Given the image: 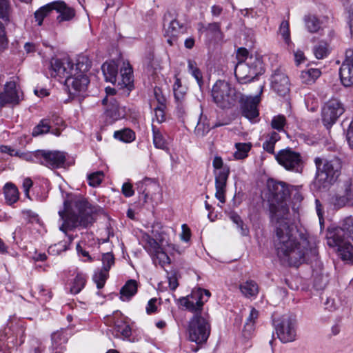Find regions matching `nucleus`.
I'll use <instances>...</instances> for the list:
<instances>
[{"label": "nucleus", "instance_id": "f257e3e1", "mask_svg": "<svg viewBox=\"0 0 353 353\" xmlns=\"http://www.w3.org/2000/svg\"><path fill=\"white\" fill-rule=\"evenodd\" d=\"M211 294L204 289H194L191 294L179 299L181 305L194 313L188 324V338L196 344H202L208 340L210 334V317L203 312V304L208 301Z\"/></svg>", "mask_w": 353, "mask_h": 353}, {"label": "nucleus", "instance_id": "f03ea898", "mask_svg": "<svg viewBox=\"0 0 353 353\" xmlns=\"http://www.w3.org/2000/svg\"><path fill=\"white\" fill-rule=\"evenodd\" d=\"M275 225L274 245L277 256L283 263L290 265H298L305 261L308 250L305 242L301 245L292 234V225L290 218L272 221Z\"/></svg>", "mask_w": 353, "mask_h": 353}, {"label": "nucleus", "instance_id": "7ed1b4c3", "mask_svg": "<svg viewBox=\"0 0 353 353\" xmlns=\"http://www.w3.org/2000/svg\"><path fill=\"white\" fill-rule=\"evenodd\" d=\"M63 205V210L58 212L62 222L59 230L68 236L71 242L73 236L68 234V232L77 228H86L92 225L94 221L92 215L93 211L89 207V203L80 197L66 200Z\"/></svg>", "mask_w": 353, "mask_h": 353}, {"label": "nucleus", "instance_id": "20e7f679", "mask_svg": "<svg viewBox=\"0 0 353 353\" xmlns=\"http://www.w3.org/2000/svg\"><path fill=\"white\" fill-rule=\"evenodd\" d=\"M327 244L332 248L338 256L348 263H353V245L349 240L353 239V217L345 218L339 228L328 231Z\"/></svg>", "mask_w": 353, "mask_h": 353}, {"label": "nucleus", "instance_id": "39448f33", "mask_svg": "<svg viewBox=\"0 0 353 353\" xmlns=\"http://www.w3.org/2000/svg\"><path fill=\"white\" fill-rule=\"evenodd\" d=\"M268 188L272 221L288 219L290 213L285 200L290 195V190L285 183L271 180L268 182Z\"/></svg>", "mask_w": 353, "mask_h": 353}, {"label": "nucleus", "instance_id": "423d86ee", "mask_svg": "<svg viewBox=\"0 0 353 353\" xmlns=\"http://www.w3.org/2000/svg\"><path fill=\"white\" fill-rule=\"evenodd\" d=\"M90 68V63L86 57H80L75 63V68L70 70V75L65 80L66 85L72 94L84 92L90 83L86 72Z\"/></svg>", "mask_w": 353, "mask_h": 353}, {"label": "nucleus", "instance_id": "0eeeda50", "mask_svg": "<svg viewBox=\"0 0 353 353\" xmlns=\"http://www.w3.org/2000/svg\"><path fill=\"white\" fill-rule=\"evenodd\" d=\"M314 163L316 168V181L321 183L323 188L332 184L340 175L341 161L338 158L327 160L316 157Z\"/></svg>", "mask_w": 353, "mask_h": 353}, {"label": "nucleus", "instance_id": "6e6552de", "mask_svg": "<svg viewBox=\"0 0 353 353\" xmlns=\"http://www.w3.org/2000/svg\"><path fill=\"white\" fill-rule=\"evenodd\" d=\"M101 70L106 81L113 84L118 81L119 85L127 88L128 90L133 87L132 69L129 63H123L120 71L121 79H117L118 65L114 61L105 62L101 66Z\"/></svg>", "mask_w": 353, "mask_h": 353}, {"label": "nucleus", "instance_id": "1a4fd4ad", "mask_svg": "<svg viewBox=\"0 0 353 353\" xmlns=\"http://www.w3.org/2000/svg\"><path fill=\"white\" fill-rule=\"evenodd\" d=\"M24 327L22 323L10 321L0 332V353H10V349L21 345L24 341Z\"/></svg>", "mask_w": 353, "mask_h": 353}, {"label": "nucleus", "instance_id": "9d476101", "mask_svg": "<svg viewBox=\"0 0 353 353\" xmlns=\"http://www.w3.org/2000/svg\"><path fill=\"white\" fill-rule=\"evenodd\" d=\"M211 92L214 102L223 109L232 107L239 98L235 88L228 82L221 80L214 84Z\"/></svg>", "mask_w": 353, "mask_h": 353}, {"label": "nucleus", "instance_id": "9b49d317", "mask_svg": "<svg viewBox=\"0 0 353 353\" xmlns=\"http://www.w3.org/2000/svg\"><path fill=\"white\" fill-rule=\"evenodd\" d=\"M263 72L261 59L256 55H250L245 61H238L234 74L241 83L251 81Z\"/></svg>", "mask_w": 353, "mask_h": 353}, {"label": "nucleus", "instance_id": "f8f14e48", "mask_svg": "<svg viewBox=\"0 0 353 353\" xmlns=\"http://www.w3.org/2000/svg\"><path fill=\"white\" fill-rule=\"evenodd\" d=\"M212 166L214 169L215 197L220 203H225L227 181L230 172V168L228 165L224 164L223 159L219 156H216L214 158Z\"/></svg>", "mask_w": 353, "mask_h": 353}, {"label": "nucleus", "instance_id": "ddd939ff", "mask_svg": "<svg viewBox=\"0 0 353 353\" xmlns=\"http://www.w3.org/2000/svg\"><path fill=\"white\" fill-rule=\"evenodd\" d=\"M279 165L290 171L299 172L301 170L303 161L301 154L288 148L279 151L274 154Z\"/></svg>", "mask_w": 353, "mask_h": 353}, {"label": "nucleus", "instance_id": "4468645a", "mask_svg": "<svg viewBox=\"0 0 353 353\" xmlns=\"http://www.w3.org/2000/svg\"><path fill=\"white\" fill-rule=\"evenodd\" d=\"M276 334L283 343L292 342L296 336V320L288 315L274 321Z\"/></svg>", "mask_w": 353, "mask_h": 353}, {"label": "nucleus", "instance_id": "2eb2a0df", "mask_svg": "<svg viewBox=\"0 0 353 353\" xmlns=\"http://www.w3.org/2000/svg\"><path fill=\"white\" fill-rule=\"evenodd\" d=\"M344 112L343 104L336 99L328 101L322 109V121L327 128H330Z\"/></svg>", "mask_w": 353, "mask_h": 353}, {"label": "nucleus", "instance_id": "dca6fc26", "mask_svg": "<svg viewBox=\"0 0 353 353\" xmlns=\"http://www.w3.org/2000/svg\"><path fill=\"white\" fill-rule=\"evenodd\" d=\"M330 202L337 208L346 205H353V183L350 180L343 183L338 192L332 196Z\"/></svg>", "mask_w": 353, "mask_h": 353}, {"label": "nucleus", "instance_id": "f3484780", "mask_svg": "<svg viewBox=\"0 0 353 353\" xmlns=\"http://www.w3.org/2000/svg\"><path fill=\"white\" fill-rule=\"evenodd\" d=\"M21 94L14 80H11L4 85L3 91L0 93V108L7 104H18Z\"/></svg>", "mask_w": 353, "mask_h": 353}, {"label": "nucleus", "instance_id": "a211bd4d", "mask_svg": "<svg viewBox=\"0 0 353 353\" xmlns=\"http://www.w3.org/2000/svg\"><path fill=\"white\" fill-rule=\"evenodd\" d=\"M39 155L40 163L52 169L62 167L65 161V153L60 151L41 150Z\"/></svg>", "mask_w": 353, "mask_h": 353}, {"label": "nucleus", "instance_id": "6ab92c4d", "mask_svg": "<svg viewBox=\"0 0 353 353\" xmlns=\"http://www.w3.org/2000/svg\"><path fill=\"white\" fill-rule=\"evenodd\" d=\"M353 51L347 50L345 59L343 62L340 70L339 76L342 84L345 87L353 85Z\"/></svg>", "mask_w": 353, "mask_h": 353}, {"label": "nucleus", "instance_id": "aec40b11", "mask_svg": "<svg viewBox=\"0 0 353 353\" xmlns=\"http://www.w3.org/2000/svg\"><path fill=\"white\" fill-rule=\"evenodd\" d=\"M75 65L69 59H53L51 61L50 74L53 77L65 79L70 75V70Z\"/></svg>", "mask_w": 353, "mask_h": 353}, {"label": "nucleus", "instance_id": "412c9836", "mask_svg": "<svg viewBox=\"0 0 353 353\" xmlns=\"http://www.w3.org/2000/svg\"><path fill=\"white\" fill-rule=\"evenodd\" d=\"M271 85L279 95L285 97L290 92L288 77L281 70H275L272 75Z\"/></svg>", "mask_w": 353, "mask_h": 353}, {"label": "nucleus", "instance_id": "4be33fe9", "mask_svg": "<svg viewBox=\"0 0 353 353\" xmlns=\"http://www.w3.org/2000/svg\"><path fill=\"white\" fill-rule=\"evenodd\" d=\"M102 103L106 105L105 115L111 121L119 120L125 116V109L121 107L115 98L105 97Z\"/></svg>", "mask_w": 353, "mask_h": 353}, {"label": "nucleus", "instance_id": "5701e85b", "mask_svg": "<svg viewBox=\"0 0 353 353\" xmlns=\"http://www.w3.org/2000/svg\"><path fill=\"white\" fill-rule=\"evenodd\" d=\"M51 9L55 10L59 15L57 17L58 23L69 21L75 16V10L72 7L68 6L63 1H54L50 2Z\"/></svg>", "mask_w": 353, "mask_h": 353}, {"label": "nucleus", "instance_id": "b1692460", "mask_svg": "<svg viewBox=\"0 0 353 353\" xmlns=\"http://www.w3.org/2000/svg\"><path fill=\"white\" fill-rule=\"evenodd\" d=\"M260 101L259 96L247 97L241 101V111L244 117L252 120L259 116L257 105Z\"/></svg>", "mask_w": 353, "mask_h": 353}, {"label": "nucleus", "instance_id": "393cba45", "mask_svg": "<svg viewBox=\"0 0 353 353\" xmlns=\"http://www.w3.org/2000/svg\"><path fill=\"white\" fill-rule=\"evenodd\" d=\"M137 190L139 193L144 196V200L149 198L153 193L159 190V184L155 179L145 178L143 181L137 183Z\"/></svg>", "mask_w": 353, "mask_h": 353}, {"label": "nucleus", "instance_id": "a878e982", "mask_svg": "<svg viewBox=\"0 0 353 353\" xmlns=\"http://www.w3.org/2000/svg\"><path fill=\"white\" fill-rule=\"evenodd\" d=\"M183 32V26L176 19L172 20L165 30V36L168 37V43L170 46L174 45L176 41V37Z\"/></svg>", "mask_w": 353, "mask_h": 353}, {"label": "nucleus", "instance_id": "bb28decb", "mask_svg": "<svg viewBox=\"0 0 353 353\" xmlns=\"http://www.w3.org/2000/svg\"><path fill=\"white\" fill-rule=\"evenodd\" d=\"M138 284L134 279L128 280L120 290V298L123 301H129L137 292Z\"/></svg>", "mask_w": 353, "mask_h": 353}, {"label": "nucleus", "instance_id": "cd10ccee", "mask_svg": "<svg viewBox=\"0 0 353 353\" xmlns=\"http://www.w3.org/2000/svg\"><path fill=\"white\" fill-rule=\"evenodd\" d=\"M239 289L247 298L255 297L259 293V286L253 280H248L239 285Z\"/></svg>", "mask_w": 353, "mask_h": 353}, {"label": "nucleus", "instance_id": "c85d7f7f", "mask_svg": "<svg viewBox=\"0 0 353 353\" xmlns=\"http://www.w3.org/2000/svg\"><path fill=\"white\" fill-rule=\"evenodd\" d=\"M3 193L6 202L9 205L16 203L19 196L17 188L11 183H6L3 187Z\"/></svg>", "mask_w": 353, "mask_h": 353}, {"label": "nucleus", "instance_id": "c756f323", "mask_svg": "<svg viewBox=\"0 0 353 353\" xmlns=\"http://www.w3.org/2000/svg\"><path fill=\"white\" fill-rule=\"evenodd\" d=\"M212 129L208 117L201 114L197 125L194 129V133L198 137H203Z\"/></svg>", "mask_w": 353, "mask_h": 353}, {"label": "nucleus", "instance_id": "7c9ffc66", "mask_svg": "<svg viewBox=\"0 0 353 353\" xmlns=\"http://www.w3.org/2000/svg\"><path fill=\"white\" fill-rule=\"evenodd\" d=\"M281 137L276 132H272L266 137V140L263 143V148L270 154L274 153V145L279 141Z\"/></svg>", "mask_w": 353, "mask_h": 353}, {"label": "nucleus", "instance_id": "2f4dec72", "mask_svg": "<svg viewBox=\"0 0 353 353\" xmlns=\"http://www.w3.org/2000/svg\"><path fill=\"white\" fill-rule=\"evenodd\" d=\"M188 71L196 79L199 88H201L203 84V74L194 61L191 59L188 61Z\"/></svg>", "mask_w": 353, "mask_h": 353}, {"label": "nucleus", "instance_id": "473e14b6", "mask_svg": "<svg viewBox=\"0 0 353 353\" xmlns=\"http://www.w3.org/2000/svg\"><path fill=\"white\" fill-rule=\"evenodd\" d=\"M151 257L154 265H157L158 264L162 268H164L165 265L170 263V259L166 252L163 250L162 247L156 252L152 254Z\"/></svg>", "mask_w": 353, "mask_h": 353}, {"label": "nucleus", "instance_id": "72a5a7b5", "mask_svg": "<svg viewBox=\"0 0 353 353\" xmlns=\"http://www.w3.org/2000/svg\"><path fill=\"white\" fill-rule=\"evenodd\" d=\"M321 74V72L319 69L310 68L302 71L300 78L303 83L310 84L319 77Z\"/></svg>", "mask_w": 353, "mask_h": 353}, {"label": "nucleus", "instance_id": "f704fd0d", "mask_svg": "<svg viewBox=\"0 0 353 353\" xmlns=\"http://www.w3.org/2000/svg\"><path fill=\"white\" fill-rule=\"evenodd\" d=\"M236 151L234 153L235 159H243L248 157L249 151L251 150V143H236L235 144Z\"/></svg>", "mask_w": 353, "mask_h": 353}, {"label": "nucleus", "instance_id": "c9c22d12", "mask_svg": "<svg viewBox=\"0 0 353 353\" xmlns=\"http://www.w3.org/2000/svg\"><path fill=\"white\" fill-rule=\"evenodd\" d=\"M86 283V276L82 273H78L75 276L72 285L70 292L72 294H76L79 293L84 288Z\"/></svg>", "mask_w": 353, "mask_h": 353}, {"label": "nucleus", "instance_id": "e433bc0d", "mask_svg": "<svg viewBox=\"0 0 353 353\" xmlns=\"http://www.w3.org/2000/svg\"><path fill=\"white\" fill-rule=\"evenodd\" d=\"M153 132V143L157 148L166 150L168 148V142L165 139L162 133L152 126Z\"/></svg>", "mask_w": 353, "mask_h": 353}, {"label": "nucleus", "instance_id": "4c0bfd02", "mask_svg": "<svg viewBox=\"0 0 353 353\" xmlns=\"http://www.w3.org/2000/svg\"><path fill=\"white\" fill-rule=\"evenodd\" d=\"M304 21L307 30L311 33H316L321 28V23L316 16H305Z\"/></svg>", "mask_w": 353, "mask_h": 353}, {"label": "nucleus", "instance_id": "58836bf2", "mask_svg": "<svg viewBox=\"0 0 353 353\" xmlns=\"http://www.w3.org/2000/svg\"><path fill=\"white\" fill-rule=\"evenodd\" d=\"M109 276V272L103 269H98L95 271L93 275V281L96 283L97 288L101 289L103 288L106 280Z\"/></svg>", "mask_w": 353, "mask_h": 353}, {"label": "nucleus", "instance_id": "ea45409f", "mask_svg": "<svg viewBox=\"0 0 353 353\" xmlns=\"http://www.w3.org/2000/svg\"><path fill=\"white\" fill-rule=\"evenodd\" d=\"M313 52L315 57L318 59H322L327 57L330 54V49L327 43L321 41L314 47Z\"/></svg>", "mask_w": 353, "mask_h": 353}, {"label": "nucleus", "instance_id": "a19ab883", "mask_svg": "<svg viewBox=\"0 0 353 353\" xmlns=\"http://www.w3.org/2000/svg\"><path fill=\"white\" fill-rule=\"evenodd\" d=\"M279 34L281 35L288 47L291 48L294 45L290 39V25L288 21H283L281 22L279 27Z\"/></svg>", "mask_w": 353, "mask_h": 353}, {"label": "nucleus", "instance_id": "79ce46f5", "mask_svg": "<svg viewBox=\"0 0 353 353\" xmlns=\"http://www.w3.org/2000/svg\"><path fill=\"white\" fill-rule=\"evenodd\" d=\"M114 137L115 139L125 143H130L135 139L134 132L128 128L114 132Z\"/></svg>", "mask_w": 353, "mask_h": 353}, {"label": "nucleus", "instance_id": "37998d69", "mask_svg": "<svg viewBox=\"0 0 353 353\" xmlns=\"http://www.w3.org/2000/svg\"><path fill=\"white\" fill-rule=\"evenodd\" d=\"M52 12L50 3L41 7L34 12V18L38 26H41L45 17Z\"/></svg>", "mask_w": 353, "mask_h": 353}, {"label": "nucleus", "instance_id": "c03bdc74", "mask_svg": "<svg viewBox=\"0 0 353 353\" xmlns=\"http://www.w3.org/2000/svg\"><path fill=\"white\" fill-rule=\"evenodd\" d=\"M51 128L50 121L48 119H42L33 129L32 136L37 137L50 132Z\"/></svg>", "mask_w": 353, "mask_h": 353}, {"label": "nucleus", "instance_id": "a18cd8bd", "mask_svg": "<svg viewBox=\"0 0 353 353\" xmlns=\"http://www.w3.org/2000/svg\"><path fill=\"white\" fill-rule=\"evenodd\" d=\"M163 246H164L163 242H161V245H160L155 239L150 236H148L147 241L145 245H144V248L145 250L151 256L152 254L156 252L157 250H159V249H160Z\"/></svg>", "mask_w": 353, "mask_h": 353}, {"label": "nucleus", "instance_id": "49530a36", "mask_svg": "<svg viewBox=\"0 0 353 353\" xmlns=\"http://www.w3.org/2000/svg\"><path fill=\"white\" fill-rule=\"evenodd\" d=\"M67 341L68 338L63 331H57L52 334V345L56 348L65 343Z\"/></svg>", "mask_w": 353, "mask_h": 353}, {"label": "nucleus", "instance_id": "de8ad7c7", "mask_svg": "<svg viewBox=\"0 0 353 353\" xmlns=\"http://www.w3.org/2000/svg\"><path fill=\"white\" fill-rule=\"evenodd\" d=\"M286 124V119L283 115L274 116L271 121V126L278 132L284 131V126Z\"/></svg>", "mask_w": 353, "mask_h": 353}, {"label": "nucleus", "instance_id": "09e8293b", "mask_svg": "<svg viewBox=\"0 0 353 353\" xmlns=\"http://www.w3.org/2000/svg\"><path fill=\"white\" fill-rule=\"evenodd\" d=\"M103 176V172L101 171H98L89 174L88 176L89 185L93 187L99 185L101 183Z\"/></svg>", "mask_w": 353, "mask_h": 353}, {"label": "nucleus", "instance_id": "8fccbe9b", "mask_svg": "<svg viewBox=\"0 0 353 353\" xmlns=\"http://www.w3.org/2000/svg\"><path fill=\"white\" fill-rule=\"evenodd\" d=\"M102 269L109 272L111 267L114 264V258L112 254L108 252L102 256Z\"/></svg>", "mask_w": 353, "mask_h": 353}, {"label": "nucleus", "instance_id": "3c124183", "mask_svg": "<svg viewBox=\"0 0 353 353\" xmlns=\"http://www.w3.org/2000/svg\"><path fill=\"white\" fill-rule=\"evenodd\" d=\"M10 5L8 0H0V18L8 21L10 13Z\"/></svg>", "mask_w": 353, "mask_h": 353}, {"label": "nucleus", "instance_id": "603ef678", "mask_svg": "<svg viewBox=\"0 0 353 353\" xmlns=\"http://www.w3.org/2000/svg\"><path fill=\"white\" fill-rule=\"evenodd\" d=\"M39 153H41V150L24 153L22 154L21 157L28 161H32L40 163V159L41 157L40 155H39Z\"/></svg>", "mask_w": 353, "mask_h": 353}, {"label": "nucleus", "instance_id": "864d4df0", "mask_svg": "<svg viewBox=\"0 0 353 353\" xmlns=\"http://www.w3.org/2000/svg\"><path fill=\"white\" fill-rule=\"evenodd\" d=\"M8 41L6 37V30L3 24L0 21V48L4 50L7 48Z\"/></svg>", "mask_w": 353, "mask_h": 353}, {"label": "nucleus", "instance_id": "5fc2aeb1", "mask_svg": "<svg viewBox=\"0 0 353 353\" xmlns=\"http://www.w3.org/2000/svg\"><path fill=\"white\" fill-rule=\"evenodd\" d=\"M165 105H157L154 108L155 119L158 123H162L165 121V117L164 113V108Z\"/></svg>", "mask_w": 353, "mask_h": 353}, {"label": "nucleus", "instance_id": "6e6d98bb", "mask_svg": "<svg viewBox=\"0 0 353 353\" xmlns=\"http://www.w3.org/2000/svg\"><path fill=\"white\" fill-rule=\"evenodd\" d=\"M154 94L158 102V105H165L166 97L163 94L161 89H160L159 88H154Z\"/></svg>", "mask_w": 353, "mask_h": 353}, {"label": "nucleus", "instance_id": "4d7b16f0", "mask_svg": "<svg viewBox=\"0 0 353 353\" xmlns=\"http://www.w3.org/2000/svg\"><path fill=\"white\" fill-rule=\"evenodd\" d=\"M157 299L156 298L151 299L145 307V310L148 314H151L152 313H154L157 310Z\"/></svg>", "mask_w": 353, "mask_h": 353}, {"label": "nucleus", "instance_id": "13d9d810", "mask_svg": "<svg viewBox=\"0 0 353 353\" xmlns=\"http://www.w3.org/2000/svg\"><path fill=\"white\" fill-rule=\"evenodd\" d=\"M121 192L123 194V195L126 197H130L133 196L134 194L132 185L130 183H124L123 184Z\"/></svg>", "mask_w": 353, "mask_h": 353}, {"label": "nucleus", "instance_id": "bf43d9fd", "mask_svg": "<svg viewBox=\"0 0 353 353\" xmlns=\"http://www.w3.org/2000/svg\"><path fill=\"white\" fill-rule=\"evenodd\" d=\"M255 329L254 324L252 323L245 322L244 328L243 330V335L245 338L251 336Z\"/></svg>", "mask_w": 353, "mask_h": 353}, {"label": "nucleus", "instance_id": "052dcab7", "mask_svg": "<svg viewBox=\"0 0 353 353\" xmlns=\"http://www.w3.org/2000/svg\"><path fill=\"white\" fill-rule=\"evenodd\" d=\"M77 251L79 256H81L82 257L85 258L82 259V261H83L84 262L92 261V257L90 256L88 252L83 250L79 244L77 246Z\"/></svg>", "mask_w": 353, "mask_h": 353}, {"label": "nucleus", "instance_id": "680f3d73", "mask_svg": "<svg viewBox=\"0 0 353 353\" xmlns=\"http://www.w3.org/2000/svg\"><path fill=\"white\" fill-rule=\"evenodd\" d=\"M168 279L170 290H175L179 285L176 274H171V275L168 276Z\"/></svg>", "mask_w": 353, "mask_h": 353}, {"label": "nucleus", "instance_id": "e2e57ef3", "mask_svg": "<svg viewBox=\"0 0 353 353\" xmlns=\"http://www.w3.org/2000/svg\"><path fill=\"white\" fill-rule=\"evenodd\" d=\"M259 317V312L254 307L250 310V314L246 319L247 323H252L255 324V321Z\"/></svg>", "mask_w": 353, "mask_h": 353}, {"label": "nucleus", "instance_id": "0e129e2a", "mask_svg": "<svg viewBox=\"0 0 353 353\" xmlns=\"http://www.w3.org/2000/svg\"><path fill=\"white\" fill-rule=\"evenodd\" d=\"M117 332L125 338H128L131 335V328L128 324H123L122 328H120Z\"/></svg>", "mask_w": 353, "mask_h": 353}, {"label": "nucleus", "instance_id": "69168bd1", "mask_svg": "<svg viewBox=\"0 0 353 353\" xmlns=\"http://www.w3.org/2000/svg\"><path fill=\"white\" fill-rule=\"evenodd\" d=\"M181 239L185 242L188 241L190 239V230L185 224L182 225Z\"/></svg>", "mask_w": 353, "mask_h": 353}, {"label": "nucleus", "instance_id": "338daca9", "mask_svg": "<svg viewBox=\"0 0 353 353\" xmlns=\"http://www.w3.org/2000/svg\"><path fill=\"white\" fill-rule=\"evenodd\" d=\"M316 210L317 215L319 219V223H320L321 226H322L324 223V219H323V216L322 205L320 203L319 200H316Z\"/></svg>", "mask_w": 353, "mask_h": 353}, {"label": "nucleus", "instance_id": "774afa93", "mask_svg": "<svg viewBox=\"0 0 353 353\" xmlns=\"http://www.w3.org/2000/svg\"><path fill=\"white\" fill-rule=\"evenodd\" d=\"M248 56V51L245 48H239L236 53V59L239 61H245Z\"/></svg>", "mask_w": 353, "mask_h": 353}]
</instances>
